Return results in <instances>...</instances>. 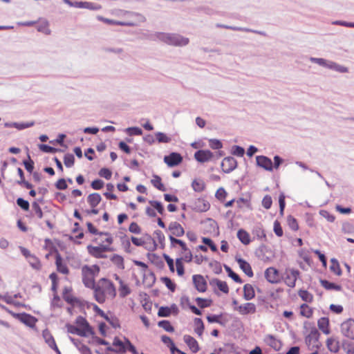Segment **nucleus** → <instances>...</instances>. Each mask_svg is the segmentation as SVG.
<instances>
[{
    "label": "nucleus",
    "mask_w": 354,
    "mask_h": 354,
    "mask_svg": "<svg viewBox=\"0 0 354 354\" xmlns=\"http://www.w3.org/2000/svg\"><path fill=\"white\" fill-rule=\"evenodd\" d=\"M151 183L158 189L160 191L165 190L163 184L161 183V178L158 176L154 175L151 180Z\"/></svg>",
    "instance_id": "obj_46"
},
{
    "label": "nucleus",
    "mask_w": 354,
    "mask_h": 354,
    "mask_svg": "<svg viewBox=\"0 0 354 354\" xmlns=\"http://www.w3.org/2000/svg\"><path fill=\"white\" fill-rule=\"evenodd\" d=\"M224 268H225V270H226V272H227L228 276L230 277H231L234 281H236V283H243L240 277L237 274L234 272L232 271V270L229 266L225 265Z\"/></svg>",
    "instance_id": "obj_47"
},
{
    "label": "nucleus",
    "mask_w": 354,
    "mask_h": 354,
    "mask_svg": "<svg viewBox=\"0 0 354 354\" xmlns=\"http://www.w3.org/2000/svg\"><path fill=\"white\" fill-rule=\"evenodd\" d=\"M342 334L351 339L354 340V319H348L342 323L341 326Z\"/></svg>",
    "instance_id": "obj_7"
},
{
    "label": "nucleus",
    "mask_w": 354,
    "mask_h": 354,
    "mask_svg": "<svg viewBox=\"0 0 354 354\" xmlns=\"http://www.w3.org/2000/svg\"><path fill=\"white\" fill-rule=\"evenodd\" d=\"M39 148L41 151H42L43 152H45V153H56L57 151H59V149H56L53 147L48 146L47 145H44V144L39 145Z\"/></svg>",
    "instance_id": "obj_56"
},
{
    "label": "nucleus",
    "mask_w": 354,
    "mask_h": 354,
    "mask_svg": "<svg viewBox=\"0 0 354 354\" xmlns=\"http://www.w3.org/2000/svg\"><path fill=\"white\" fill-rule=\"evenodd\" d=\"M265 277L268 282L277 283L279 281V271L273 267H270L265 271Z\"/></svg>",
    "instance_id": "obj_16"
},
{
    "label": "nucleus",
    "mask_w": 354,
    "mask_h": 354,
    "mask_svg": "<svg viewBox=\"0 0 354 354\" xmlns=\"http://www.w3.org/2000/svg\"><path fill=\"white\" fill-rule=\"evenodd\" d=\"M232 153L234 156L242 157L245 153V149L240 146L234 145L232 148Z\"/></svg>",
    "instance_id": "obj_58"
},
{
    "label": "nucleus",
    "mask_w": 354,
    "mask_h": 354,
    "mask_svg": "<svg viewBox=\"0 0 354 354\" xmlns=\"http://www.w3.org/2000/svg\"><path fill=\"white\" fill-rule=\"evenodd\" d=\"M100 268L93 265L91 266H84L82 268V281L87 288L93 289L95 287V278L99 274Z\"/></svg>",
    "instance_id": "obj_3"
},
{
    "label": "nucleus",
    "mask_w": 354,
    "mask_h": 354,
    "mask_svg": "<svg viewBox=\"0 0 354 354\" xmlns=\"http://www.w3.org/2000/svg\"><path fill=\"white\" fill-rule=\"evenodd\" d=\"M327 68L333 70L339 73H346L348 72V68L346 66L340 65L335 62L329 60Z\"/></svg>",
    "instance_id": "obj_26"
},
{
    "label": "nucleus",
    "mask_w": 354,
    "mask_h": 354,
    "mask_svg": "<svg viewBox=\"0 0 354 354\" xmlns=\"http://www.w3.org/2000/svg\"><path fill=\"white\" fill-rule=\"evenodd\" d=\"M101 201L102 197L98 193L91 194L87 197V202L91 207H96Z\"/></svg>",
    "instance_id": "obj_27"
},
{
    "label": "nucleus",
    "mask_w": 354,
    "mask_h": 354,
    "mask_svg": "<svg viewBox=\"0 0 354 354\" xmlns=\"http://www.w3.org/2000/svg\"><path fill=\"white\" fill-rule=\"evenodd\" d=\"M155 136L158 143H169L171 141V137L162 132H156Z\"/></svg>",
    "instance_id": "obj_38"
},
{
    "label": "nucleus",
    "mask_w": 354,
    "mask_h": 354,
    "mask_svg": "<svg viewBox=\"0 0 354 354\" xmlns=\"http://www.w3.org/2000/svg\"><path fill=\"white\" fill-rule=\"evenodd\" d=\"M82 8L88 9L90 10H99L102 8V6L97 3L88 1H82Z\"/></svg>",
    "instance_id": "obj_44"
},
{
    "label": "nucleus",
    "mask_w": 354,
    "mask_h": 354,
    "mask_svg": "<svg viewBox=\"0 0 354 354\" xmlns=\"http://www.w3.org/2000/svg\"><path fill=\"white\" fill-rule=\"evenodd\" d=\"M55 265L57 270L64 274H67L69 272V270L67 267L66 263L64 261L60 254L57 253L55 256Z\"/></svg>",
    "instance_id": "obj_21"
},
{
    "label": "nucleus",
    "mask_w": 354,
    "mask_h": 354,
    "mask_svg": "<svg viewBox=\"0 0 354 354\" xmlns=\"http://www.w3.org/2000/svg\"><path fill=\"white\" fill-rule=\"evenodd\" d=\"M194 331L198 335L201 336L204 330V324L201 318L194 319Z\"/></svg>",
    "instance_id": "obj_39"
},
{
    "label": "nucleus",
    "mask_w": 354,
    "mask_h": 354,
    "mask_svg": "<svg viewBox=\"0 0 354 354\" xmlns=\"http://www.w3.org/2000/svg\"><path fill=\"white\" fill-rule=\"evenodd\" d=\"M66 328H67V331L68 333L76 334L81 337H87L84 330H81L77 326H73L68 324L66 325Z\"/></svg>",
    "instance_id": "obj_35"
},
{
    "label": "nucleus",
    "mask_w": 354,
    "mask_h": 354,
    "mask_svg": "<svg viewBox=\"0 0 354 354\" xmlns=\"http://www.w3.org/2000/svg\"><path fill=\"white\" fill-rule=\"evenodd\" d=\"M109 250V248L106 245L88 246V250L89 253L96 258H105L106 255L104 254V253Z\"/></svg>",
    "instance_id": "obj_15"
},
{
    "label": "nucleus",
    "mask_w": 354,
    "mask_h": 354,
    "mask_svg": "<svg viewBox=\"0 0 354 354\" xmlns=\"http://www.w3.org/2000/svg\"><path fill=\"white\" fill-rule=\"evenodd\" d=\"M239 314L246 315L248 314H254L257 311L256 305L253 303H245L234 308Z\"/></svg>",
    "instance_id": "obj_14"
},
{
    "label": "nucleus",
    "mask_w": 354,
    "mask_h": 354,
    "mask_svg": "<svg viewBox=\"0 0 354 354\" xmlns=\"http://www.w3.org/2000/svg\"><path fill=\"white\" fill-rule=\"evenodd\" d=\"M158 326L162 328L167 332H173L174 330V327L171 325L170 322L167 320H162L158 322Z\"/></svg>",
    "instance_id": "obj_53"
},
{
    "label": "nucleus",
    "mask_w": 354,
    "mask_h": 354,
    "mask_svg": "<svg viewBox=\"0 0 354 354\" xmlns=\"http://www.w3.org/2000/svg\"><path fill=\"white\" fill-rule=\"evenodd\" d=\"M43 337L44 338L45 342H46V344H48V345L52 349L55 351L57 353L61 354L59 348H57V346L56 345V343L55 342V339H54L53 337L51 335V334L48 331L44 330L43 332Z\"/></svg>",
    "instance_id": "obj_24"
},
{
    "label": "nucleus",
    "mask_w": 354,
    "mask_h": 354,
    "mask_svg": "<svg viewBox=\"0 0 354 354\" xmlns=\"http://www.w3.org/2000/svg\"><path fill=\"white\" fill-rule=\"evenodd\" d=\"M193 283L196 290L203 292L207 289V283L204 277L201 274H195L192 277Z\"/></svg>",
    "instance_id": "obj_19"
},
{
    "label": "nucleus",
    "mask_w": 354,
    "mask_h": 354,
    "mask_svg": "<svg viewBox=\"0 0 354 354\" xmlns=\"http://www.w3.org/2000/svg\"><path fill=\"white\" fill-rule=\"evenodd\" d=\"M256 161L257 166L264 169L267 171H272L273 168V164L269 158L265 156H257L256 157Z\"/></svg>",
    "instance_id": "obj_17"
},
{
    "label": "nucleus",
    "mask_w": 354,
    "mask_h": 354,
    "mask_svg": "<svg viewBox=\"0 0 354 354\" xmlns=\"http://www.w3.org/2000/svg\"><path fill=\"white\" fill-rule=\"evenodd\" d=\"M221 166L223 172L230 173L236 168L237 161L234 157L228 156L223 160Z\"/></svg>",
    "instance_id": "obj_10"
},
{
    "label": "nucleus",
    "mask_w": 354,
    "mask_h": 354,
    "mask_svg": "<svg viewBox=\"0 0 354 354\" xmlns=\"http://www.w3.org/2000/svg\"><path fill=\"white\" fill-rule=\"evenodd\" d=\"M37 30L47 35L51 32L49 28V23L46 20L41 21L37 26Z\"/></svg>",
    "instance_id": "obj_37"
},
{
    "label": "nucleus",
    "mask_w": 354,
    "mask_h": 354,
    "mask_svg": "<svg viewBox=\"0 0 354 354\" xmlns=\"http://www.w3.org/2000/svg\"><path fill=\"white\" fill-rule=\"evenodd\" d=\"M299 296L306 302H311L313 299V295L308 292L307 290H300L299 292Z\"/></svg>",
    "instance_id": "obj_51"
},
{
    "label": "nucleus",
    "mask_w": 354,
    "mask_h": 354,
    "mask_svg": "<svg viewBox=\"0 0 354 354\" xmlns=\"http://www.w3.org/2000/svg\"><path fill=\"white\" fill-rule=\"evenodd\" d=\"M171 314V309L169 307H160L158 312V315L162 317H169Z\"/></svg>",
    "instance_id": "obj_61"
},
{
    "label": "nucleus",
    "mask_w": 354,
    "mask_h": 354,
    "mask_svg": "<svg viewBox=\"0 0 354 354\" xmlns=\"http://www.w3.org/2000/svg\"><path fill=\"white\" fill-rule=\"evenodd\" d=\"M183 161L181 155L176 152H172L169 156L164 157V162L169 167H173L178 165Z\"/></svg>",
    "instance_id": "obj_12"
},
{
    "label": "nucleus",
    "mask_w": 354,
    "mask_h": 354,
    "mask_svg": "<svg viewBox=\"0 0 354 354\" xmlns=\"http://www.w3.org/2000/svg\"><path fill=\"white\" fill-rule=\"evenodd\" d=\"M123 13L124 15L127 16L128 20L123 21L122 22H131V21L132 22L133 21H136V18L133 15H132L133 14L138 15L144 18L143 21H138L137 24L136 25H134L133 26H138L140 24L144 23L146 21L145 17L144 15H142V14H140L138 12H129V11H124Z\"/></svg>",
    "instance_id": "obj_34"
},
{
    "label": "nucleus",
    "mask_w": 354,
    "mask_h": 354,
    "mask_svg": "<svg viewBox=\"0 0 354 354\" xmlns=\"http://www.w3.org/2000/svg\"><path fill=\"white\" fill-rule=\"evenodd\" d=\"M342 232L344 234H354V224L351 222H344L342 225Z\"/></svg>",
    "instance_id": "obj_41"
},
{
    "label": "nucleus",
    "mask_w": 354,
    "mask_h": 354,
    "mask_svg": "<svg viewBox=\"0 0 354 354\" xmlns=\"http://www.w3.org/2000/svg\"><path fill=\"white\" fill-rule=\"evenodd\" d=\"M300 308H301L300 313L302 316L306 317L307 318H310L312 317L313 310L307 304H304L301 305Z\"/></svg>",
    "instance_id": "obj_42"
},
{
    "label": "nucleus",
    "mask_w": 354,
    "mask_h": 354,
    "mask_svg": "<svg viewBox=\"0 0 354 354\" xmlns=\"http://www.w3.org/2000/svg\"><path fill=\"white\" fill-rule=\"evenodd\" d=\"M331 265L330 266V269L332 272L335 273L337 275L340 276L342 274V270L339 264V262L335 259H332L330 260Z\"/></svg>",
    "instance_id": "obj_45"
},
{
    "label": "nucleus",
    "mask_w": 354,
    "mask_h": 354,
    "mask_svg": "<svg viewBox=\"0 0 354 354\" xmlns=\"http://www.w3.org/2000/svg\"><path fill=\"white\" fill-rule=\"evenodd\" d=\"M299 275V272L297 270L287 268L283 272V278L285 283L290 288H294L296 284V281Z\"/></svg>",
    "instance_id": "obj_5"
},
{
    "label": "nucleus",
    "mask_w": 354,
    "mask_h": 354,
    "mask_svg": "<svg viewBox=\"0 0 354 354\" xmlns=\"http://www.w3.org/2000/svg\"><path fill=\"white\" fill-rule=\"evenodd\" d=\"M75 162V157L71 153H66L64 157V163L66 167H71L73 166Z\"/></svg>",
    "instance_id": "obj_50"
},
{
    "label": "nucleus",
    "mask_w": 354,
    "mask_h": 354,
    "mask_svg": "<svg viewBox=\"0 0 354 354\" xmlns=\"http://www.w3.org/2000/svg\"><path fill=\"white\" fill-rule=\"evenodd\" d=\"M214 157V153L209 150H198L194 153V158L201 163L211 161Z\"/></svg>",
    "instance_id": "obj_11"
},
{
    "label": "nucleus",
    "mask_w": 354,
    "mask_h": 354,
    "mask_svg": "<svg viewBox=\"0 0 354 354\" xmlns=\"http://www.w3.org/2000/svg\"><path fill=\"white\" fill-rule=\"evenodd\" d=\"M32 211L34 212L35 214L39 218H41L43 217L42 210L37 202L35 201L32 203Z\"/></svg>",
    "instance_id": "obj_57"
},
{
    "label": "nucleus",
    "mask_w": 354,
    "mask_h": 354,
    "mask_svg": "<svg viewBox=\"0 0 354 354\" xmlns=\"http://www.w3.org/2000/svg\"><path fill=\"white\" fill-rule=\"evenodd\" d=\"M152 39L175 46H185L189 42V38L176 33L158 32L153 35Z\"/></svg>",
    "instance_id": "obj_2"
},
{
    "label": "nucleus",
    "mask_w": 354,
    "mask_h": 354,
    "mask_svg": "<svg viewBox=\"0 0 354 354\" xmlns=\"http://www.w3.org/2000/svg\"><path fill=\"white\" fill-rule=\"evenodd\" d=\"M107 350L115 353H124L127 351V342H122L118 337H115L112 346L107 347Z\"/></svg>",
    "instance_id": "obj_13"
},
{
    "label": "nucleus",
    "mask_w": 354,
    "mask_h": 354,
    "mask_svg": "<svg viewBox=\"0 0 354 354\" xmlns=\"http://www.w3.org/2000/svg\"><path fill=\"white\" fill-rule=\"evenodd\" d=\"M93 289L95 298L100 304L104 303L106 298H113L116 295L113 283L106 279H102Z\"/></svg>",
    "instance_id": "obj_1"
},
{
    "label": "nucleus",
    "mask_w": 354,
    "mask_h": 354,
    "mask_svg": "<svg viewBox=\"0 0 354 354\" xmlns=\"http://www.w3.org/2000/svg\"><path fill=\"white\" fill-rule=\"evenodd\" d=\"M125 131L129 136H140L142 134V129L137 127H129L126 129Z\"/></svg>",
    "instance_id": "obj_54"
},
{
    "label": "nucleus",
    "mask_w": 354,
    "mask_h": 354,
    "mask_svg": "<svg viewBox=\"0 0 354 354\" xmlns=\"http://www.w3.org/2000/svg\"><path fill=\"white\" fill-rule=\"evenodd\" d=\"M236 203L237 207L242 211H245L246 209H252L251 203L248 199L240 198L236 201Z\"/></svg>",
    "instance_id": "obj_32"
},
{
    "label": "nucleus",
    "mask_w": 354,
    "mask_h": 354,
    "mask_svg": "<svg viewBox=\"0 0 354 354\" xmlns=\"http://www.w3.org/2000/svg\"><path fill=\"white\" fill-rule=\"evenodd\" d=\"M319 333L316 328H312L310 333L306 337V344L311 349L319 348L320 343L319 342Z\"/></svg>",
    "instance_id": "obj_4"
},
{
    "label": "nucleus",
    "mask_w": 354,
    "mask_h": 354,
    "mask_svg": "<svg viewBox=\"0 0 354 354\" xmlns=\"http://www.w3.org/2000/svg\"><path fill=\"white\" fill-rule=\"evenodd\" d=\"M99 175L106 180H109L111 178L112 172L107 168H102L100 170Z\"/></svg>",
    "instance_id": "obj_64"
},
{
    "label": "nucleus",
    "mask_w": 354,
    "mask_h": 354,
    "mask_svg": "<svg viewBox=\"0 0 354 354\" xmlns=\"http://www.w3.org/2000/svg\"><path fill=\"white\" fill-rule=\"evenodd\" d=\"M169 240L171 241V247H175V243H179V245L182 248V254L183 257L181 258L182 261H185L186 262H191L192 260V254L191 251L187 248L185 242L180 239H177L172 236H169Z\"/></svg>",
    "instance_id": "obj_6"
},
{
    "label": "nucleus",
    "mask_w": 354,
    "mask_h": 354,
    "mask_svg": "<svg viewBox=\"0 0 354 354\" xmlns=\"http://www.w3.org/2000/svg\"><path fill=\"white\" fill-rule=\"evenodd\" d=\"M149 203L153 209H156L158 211L159 214L162 215L164 214L165 209L160 202L157 201H150Z\"/></svg>",
    "instance_id": "obj_52"
},
{
    "label": "nucleus",
    "mask_w": 354,
    "mask_h": 354,
    "mask_svg": "<svg viewBox=\"0 0 354 354\" xmlns=\"http://www.w3.org/2000/svg\"><path fill=\"white\" fill-rule=\"evenodd\" d=\"M132 15H133L136 18V21H133L132 22L131 21V22H122L120 21H115V20L107 19V18H104L102 16H97V19L99 21H103L107 24L118 25V26H132L136 25L138 21L144 20V18L138 15L133 14Z\"/></svg>",
    "instance_id": "obj_8"
},
{
    "label": "nucleus",
    "mask_w": 354,
    "mask_h": 354,
    "mask_svg": "<svg viewBox=\"0 0 354 354\" xmlns=\"http://www.w3.org/2000/svg\"><path fill=\"white\" fill-rule=\"evenodd\" d=\"M236 261L239 263L240 268L247 276L250 277L253 276V272L249 263L241 258L236 259Z\"/></svg>",
    "instance_id": "obj_25"
},
{
    "label": "nucleus",
    "mask_w": 354,
    "mask_h": 354,
    "mask_svg": "<svg viewBox=\"0 0 354 354\" xmlns=\"http://www.w3.org/2000/svg\"><path fill=\"white\" fill-rule=\"evenodd\" d=\"M75 324H77V326L80 328L81 330H83L84 332L86 333V336H88L89 335L93 334V332L92 331V328L89 326L88 322L86 320L85 318H84L82 316H78L76 318Z\"/></svg>",
    "instance_id": "obj_18"
},
{
    "label": "nucleus",
    "mask_w": 354,
    "mask_h": 354,
    "mask_svg": "<svg viewBox=\"0 0 354 354\" xmlns=\"http://www.w3.org/2000/svg\"><path fill=\"white\" fill-rule=\"evenodd\" d=\"M326 346L330 352L337 353L339 350V341L334 337H330L326 340Z\"/></svg>",
    "instance_id": "obj_28"
},
{
    "label": "nucleus",
    "mask_w": 354,
    "mask_h": 354,
    "mask_svg": "<svg viewBox=\"0 0 354 354\" xmlns=\"http://www.w3.org/2000/svg\"><path fill=\"white\" fill-rule=\"evenodd\" d=\"M342 348L346 354H354V343L344 341L342 342Z\"/></svg>",
    "instance_id": "obj_48"
},
{
    "label": "nucleus",
    "mask_w": 354,
    "mask_h": 354,
    "mask_svg": "<svg viewBox=\"0 0 354 354\" xmlns=\"http://www.w3.org/2000/svg\"><path fill=\"white\" fill-rule=\"evenodd\" d=\"M320 283L321 285L328 290H336V291H341L342 290V286L337 285L334 283H331L327 280L325 279H320Z\"/></svg>",
    "instance_id": "obj_30"
},
{
    "label": "nucleus",
    "mask_w": 354,
    "mask_h": 354,
    "mask_svg": "<svg viewBox=\"0 0 354 354\" xmlns=\"http://www.w3.org/2000/svg\"><path fill=\"white\" fill-rule=\"evenodd\" d=\"M253 234L256 235L258 239H263L266 237L264 230L261 228V226L259 225H257L253 229Z\"/></svg>",
    "instance_id": "obj_63"
},
{
    "label": "nucleus",
    "mask_w": 354,
    "mask_h": 354,
    "mask_svg": "<svg viewBox=\"0 0 354 354\" xmlns=\"http://www.w3.org/2000/svg\"><path fill=\"white\" fill-rule=\"evenodd\" d=\"M212 285H216L217 288L224 293H228L229 288L225 281H221L218 279H214L211 281Z\"/></svg>",
    "instance_id": "obj_36"
},
{
    "label": "nucleus",
    "mask_w": 354,
    "mask_h": 354,
    "mask_svg": "<svg viewBox=\"0 0 354 354\" xmlns=\"http://www.w3.org/2000/svg\"><path fill=\"white\" fill-rule=\"evenodd\" d=\"M17 204L24 210L28 211L30 207L28 201L24 200L22 198H19L17 200Z\"/></svg>",
    "instance_id": "obj_60"
},
{
    "label": "nucleus",
    "mask_w": 354,
    "mask_h": 354,
    "mask_svg": "<svg viewBox=\"0 0 354 354\" xmlns=\"http://www.w3.org/2000/svg\"><path fill=\"white\" fill-rule=\"evenodd\" d=\"M183 340L193 353H197L199 351L197 341L192 336L185 335L183 337Z\"/></svg>",
    "instance_id": "obj_22"
},
{
    "label": "nucleus",
    "mask_w": 354,
    "mask_h": 354,
    "mask_svg": "<svg viewBox=\"0 0 354 354\" xmlns=\"http://www.w3.org/2000/svg\"><path fill=\"white\" fill-rule=\"evenodd\" d=\"M317 325L319 328L326 335L330 333L329 320L327 317H322L318 320Z\"/></svg>",
    "instance_id": "obj_29"
},
{
    "label": "nucleus",
    "mask_w": 354,
    "mask_h": 354,
    "mask_svg": "<svg viewBox=\"0 0 354 354\" xmlns=\"http://www.w3.org/2000/svg\"><path fill=\"white\" fill-rule=\"evenodd\" d=\"M264 342L267 345L277 351L279 350L281 346V342L272 335H267L264 338Z\"/></svg>",
    "instance_id": "obj_23"
},
{
    "label": "nucleus",
    "mask_w": 354,
    "mask_h": 354,
    "mask_svg": "<svg viewBox=\"0 0 354 354\" xmlns=\"http://www.w3.org/2000/svg\"><path fill=\"white\" fill-rule=\"evenodd\" d=\"M272 204V200L270 196L266 195L263 197L262 200V205L266 209H268L271 207Z\"/></svg>",
    "instance_id": "obj_62"
},
{
    "label": "nucleus",
    "mask_w": 354,
    "mask_h": 354,
    "mask_svg": "<svg viewBox=\"0 0 354 354\" xmlns=\"http://www.w3.org/2000/svg\"><path fill=\"white\" fill-rule=\"evenodd\" d=\"M111 261L113 262V263L118 268L120 269H124V259L123 258L118 255V254H114L111 259Z\"/></svg>",
    "instance_id": "obj_43"
},
{
    "label": "nucleus",
    "mask_w": 354,
    "mask_h": 354,
    "mask_svg": "<svg viewBox=\"0 0 354 354\" xmlns=\"http://www.w3.org/2000/svg\"><path fill=\"white\" fill-rule=\"evenodd\" d=\"M255 296L254 290L252 285L245 284L243 287V297L245 300H250Z\"/></svg>",
    "instance_id": "obj_31"
},
{
    "label": "nucleus",
    "mask_w": 354,
    "mask_h": 354,
    "mask_svg": "<svg viewBox=\"0 0 354 354\" xmlns=\"http://www.w3.org/2000/svg\"><path fill=\"white\" fill-rule=\"evenodd\" d=\"M237 237L244 245H248L250 243V234L244 230L241 229L237 232Z\"/></svg>",
    "instance_id": "obj_33"
},
{
    "label": "nucleus",
    "mask_w": 354,
    "mask_h": 354,
    "mask_svg": "<svg viewBox=\"0 0 354 354\" xmlns=\"http://www.w3.org/2000/svg\"><path fill=\"white\" fill-rule=\"evenodd\" d=\"M209 145L212 149H220L223 147L222 142L217 139H209Z\"/></svg>",
    "instance_id": "obj_59"
},
{
    "label": "nucleus",
    "mask_w": 354,
    "mask_h": 354,
    "mask_svg": "<svg viewBox=\"0 0 354 354\" xmlns=\"http://www.w3.org/2000/svg\"><path fill=\"white\" fill-rule=\"evenodd\" d=\"M28 262L34 269L39 270L41 268V263L35 256L32 255L30 257V258L28 259Z\"/></svg>",
    "instance_id": "obj_55"
},
{
    "label": "nucleus",
    "mask_w": 354,
    "mask_h": 354,
    "mask_svg": "<svg viewBox=\"0 0 354 354\" xmlns=\"http://www.w3.org/2000/svg\"><path fill=\"white\" fill-rule=\"evenodd\" d=\"M8 312L15 318H17L19 320H20L22 323L25 324L26 325L33 327L35 325V323L37 322V319L32 315L26 314V313H14L11 311Z\"/></svg>",
    "instance_id": "obj_9"
},
{
    "label": "nucleus",
    "mask_w": 354,
    "mask_h": 354,
    "mask_svg": "<svg viewBox=\"0 0 354 354\" xmlns=\"http://www.w3.org/2000/svg\"><path fill=\"white\" fill-rule=\"evenodd\" d=\"M192 187L195 192H201L204 190L205 184L203 180H194L192 183Z\"/></svg>",
    "instance_id": "obj_40"
},
{
    "label": "nucleus",
    "mask_w": 354,
    "mask_h": 354,
    "mask_svg": "<svg viewBox=\"0 0 354 354\" xmlns=\"http://www.w3.org/2000/svg\"><path fill=\"white\" fill-rule=\"evenodd\" d=\"M309 60L313 63L317 64H318L321 66H323L324 68H327L328 64L329 62V60L324 59V58H317V57H310Z\"/></svg>",
    "instance_id": "obj_49"
},
{
    "label": "nucleus",
    "mask_w": 354,
    "mask_h": 354,
    "mask_svg": "<svg viewBox=\"0 0 354 354\" xmlns=\"http://www.w3.org/2000/svg\"><path fill=\"white\" fill-rule=\"evenodd\" d=\"M168 230L171 232L170 236H182L185 234V231L181 225L177 222H171L169 223Z\"/></svg>",
    "instance_id": "obj_20"
}]
</instances>
